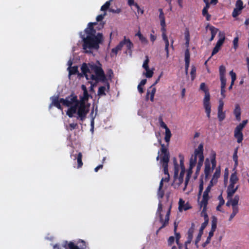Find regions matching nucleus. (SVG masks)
Listing matches in <instances>:
<instances>
[{"mask_svg":"<svg viewBox=\"0 0 249 249\" xmlns=\"http://www.w3.org/2000/svg\"><path fill=\"white\" fill-rule=\"evenodd\" d=\"M135 36L138 37L139 40L143 45L147 44L148 40L147 38L141 34L140 30L135 34Z\"/></svg>","mask_w":249,"mask_h":249,"instance_id":"18","label":"nucleus"},{"mask_svg":"<svg viewBox=\"0 0 249 249\" xmlns=\"http://www.w3.org/2000/svg\"><path fill=\"white\" fill-rule=\"evenodd\" d=\"M161 152L164 154V155H165L166 154H169V152L167 151V149L164 147V145L163 144H161Z\"/></svg>","mask_w":249,"mask_h":249,"instance_id":"54","label":"nucleus"},{"mask_svg":"<svg viewBox=\"0 0 249 249\" xmlns=\"http://www.w3.org/2000/svg\"><path fill=\"white\" fill-rule=\"evenodd\" d=\"M234 137L237 139V142L238 143L242 142L243 135L241 131L234 130Z\"/></svg>","mask_w":249,"mask_h":249,"instance_id":"24","label":"nucleus"},{"mask_svg":"<svg viewBox=\"0 0 249 249\" xmlns=\"http://www.w3.org/2000/svg\"><path fill=\"white\" fill-rule=\"evenodd\" d=\"M218 199L219 200L220 204L223 205L224 204L225 201L223 199L221 194L218 196Z\"/></svg>","mask_w":249,"mask_h":249,"instance_id":"64","label":"nucleus"},{"mask_svg":"<svg viewBox=\"0 0 249 249\" xmlns=\"http://www.w3.org/2000/svg\"><path fill=\"white\" fill-rule=\"evenodd\" d=\"M230 74L231 77V85L234 84V82L236 80V74L232 71L230 72Z\"/></svg>","mask_w":249,"mask_h":249,"instance_id":"49","label":"nucleus"},{"mask_svg":"<svg viewBox=\"0 0 249 249\" xmlns=\"http://www.w3.org/2000/svg\"><path fill=\"white\" fill-rule=\"evenodd\" d=\"M202 15L206 17V20L209 21L211 19V16L208 13V9L203 8L202 10Z\"/></svg>","mask_w":249,"mask_h":249,"instance_id":"31","label":"nucleus"},{"mask_svg":"<svg viewBox=\"0 0 249 249\" xmlns=\"http://www.w3.org/2000/svg\"><path fill=\"white\" fill-rule=\"evenodd\" d=\"M133 43L129 38H126L125 36L124 37L123 40L120 41L119 44L116 47H132Z\"/></svg>","mask_w":249,"mask_h":249,"instance_id":"15","label":"nucleus"},{"mask_svg":"<svg viewBox=\"0 0 249 249\" xmlns=\"http://www.w3.org/2000/svg\"><path fill=\"white\" fill-rule=\"evenodd\" d=\"M235 7L239 10H242L244 8L243 2L242 0H237L235 3Z\"/></svg>","mask_w":249,"mask_h":249,"instance_id":"35","label":"nucleus"},{"mask_svg":"<svg viewBox=\"0 0 249 249\" xmlns=\"http://www.w3.org/2000/svg\"><path fill=\"white\" fill-rule=\"evenodd\" d=\"M97 23L89 22L84 32L80 33V36L83 42L82 47H99L102 45L104 37L102 33H96L94 25Z\"/></svg>","mask_w":249,"mask_h":249,"instance_id":"1","label":"nucleus"},{"mask_svg":"<svg viewBox=\"0 0 249 249\" xmlns=\"http://www.w3.org/2000/svg\"><path fill=\"white\" fill-rule=\"evenodd\" d=\"M149 59L147 56H146V59L144 61L142 65V67L145 69V72L143 73V74L145 75L147 78H151L153 76L154 73V69L151 70L149 69L148 66Z\"/></svg>","mask_w":249,"mask_h":249,"instance_id":"8","label":"nucleus"},{"mask_svg":"<svg viewBox=\"0 0 249 249\" xmlns=\"http://www.w3.org/2000/svg\"><path fill=\"white\" fill-rule=\"evenodd\" d=\"M227 198L228 199L231 200V205L232 206V208L237 207L236 206L238 205V201L239 200V196L236 195L233 198H232V196Z\"/></svg>","mask_w":249,"mask_h":249,"instance_id":"22","label":"nucleus"},{"mask_svg":"<svg viewBox=\"0 0 249 249\" xmlns=\"http://www.w3.org/2000/svg\"><path fill=\"white\" fill-rule=\"evenodd\" d=\"M105 90H106V87L104 86H101L99 88L98 91V95L99 96H102V95H105Z\"/></svg>","mask_w":249,"mask_h":249,"instance_id":"43","label":"nucleus"},{"mask_svg":"<svg viewBox=\"0 0 249 249\" xmlns=\"http://www.w3.org/2000/svg\"><path fill=\"white\" fill-rule=\"evenodd\" d=\"M194 167H191V165H189V168L187 171V177H189L190 178L192 174V169Z\"/></svg>","mask_w":249,"mask_h":249,"instance_id":"58","label":"nucleus"},{"mask_svg":"<svg viewBox=\"0 0 249 249\" xmlns=\"http://www.w3.org/2000/svg\"><path fill=\"white\" fill-rule=\"evenodd\" d=\"M112 0H109L106 2V3L102 6L101 8V10L102 11H107L110 5V1Z\"/></svg>","mask_w":249,"mask_h":249,"instance_id":"33","label":"nucleus"},{"mask_svg":"<svg viewBox=\"0 0 249 249\" xmlns=\"http://www.w3.org/2000/svg\"><path fill=\"white\" fill-rule=\"evenodd\" d=\"M203 207V210L201 213V214L202 216H203L204 217L205 220H207V221H209V218H208V215L207 214V213H206L207 206H206L205 207L204 205H203L201 207Z\"/></svg>","mask_w":249,"mask_h":249,"instance_id":"37","label":"nucleus"},{"mask_svg":"<svg viewBox=\"0 0 249 249\" xmlns=\"http://www.w3.org/2000/svg\"><path fill=\"white\" fill-rule=\"evenodd\" d=\"M221 80V88H225L226 84V79L225 77H220Z\"/></svg>","mask_w":249,"mask_h":249,"instance_id":"50","label":"nucleus"},{"mask_svg":"<svg viewBox=\"0 0 249 249\" xmlns=\"http://www.w3.org/2000/svg\"><path fill=\"white\" fill-rule=\"evenodd\" d=\"M225 114L223 110H218V118L220 121L223 120L225 119Z\"/></svg>","mask_w":249,"mask_h":249,"instance_id":"42","label":"nucleus"},{"mask_svg":"<svg viewBox=\"0 0 249 249\" xmlns=\"http://www.w3.org/2000/svg\"><path fill=\"white\" fill-rule=\"evenodd\" d=\"M209 29L210 31H211V37L210 39V41H212L214 37H215L216 34L217 32V29L215 28L213 26H210L209 25H208L206 27V29Z\"/></svg>","mask_w":249,"mask_h":249,"instance_id":"17","label":"nucleus"},{"mask_svg":"<svg viewBox=\"0 0 249 249\" xmlns=\"http://www.w3.org/2000/svg\"><path fill=\"white\" fill-rule=\"evenodd\" d=\"M79 102L77 99L76 96L73 94L66 98L65 100L63 99V105L70 107L66 112L67 115L70 117H72L73 115L76 113L77 106L79 104Z\"/></svg>","mask_w":249,"mask_h":249,"instance_id":"3","label":"nucleus"},{"mask_svg":"<svg viewBox=\"0 0 249 249\" xmlns=\"http://www.w3.org/2000/svg\"><path fill=\"white\" fill-rule=\"evenodd\" d=\"M184 39L185 41V45L186 47H189L190 36V32L189 29L186 28L184 31Z\"/></svg>","mask_w":249,"mask_h":249,"instance_id":"20","label":"nucleus"},{"mask_svg":"<svg viewBox=\"0 0 249 249\" xmlns=\"http://www.w3.org/2000/svg\"><path fill=\"white\" fill-rule=\"evenodd\" d=\"M106 14H104V15H99L98 16H97L96 17V20L97 21H101L104 18V16H105Z\"/></svg>","mask_w":249,"mask_h":249,"instance_id":"57","label":"nucleus"},{"mask_svg":"<svg viewBox=\"0 0 249 249\" xmlns=\"http://www.w3.org/2000/svg\"><path fill=\"white\" fill-rule=\"evenodd\" d=\"M241 10H239L238 8L235 7L233 9V11L232 13V16L233 18H236V17H237L238 15H239L241 14Z\"/></svg>","mask_w":249,"mask_h":249,"instance_id":"44","label":"nucleus"},{"mask_svg":"<svg viewBox=\"0 0 249 249\" xmlns=\"http://www.w3.org/2000/svg\"><path fill=\"white\" fill-rule=\"evenodd\" d=\"M194 230H195V224H194V223H192L191 225V227L190 228V229L189 230V231H188V240L185 242L186 245L190 244L191 242L193 237V233L194 232Z\"/></svg>","mask_w":249,"mask_h":249,"instance_id":"14","label":"nucleus"},{"mask_svg":"<svg viewBox=\"0 0 249 249\" xmlns=\"http://www.w3.org/2000/svg\"><path fill=\"white\" fill-rule=\"evenodd\" d=\"M121 48H113L111 49V52L110 53V55L111 57H113L115 56L117 52L120 50Z\"/></svg>","mask_w":249,"mask_h":249,"instance_id":"46","label":"nucleus"},{"mask_svg":"<svg viewBox=\"0 0 249 249\" xmlns=\"http://www.w3.org/2000/svg\"><path fill=\"white\" fill-rule=\"evenodd\" d=\"M220 48H214L213 52H212V55L211 56H213V55H214L215 54H216V53H217L219 50H220ZM212 56H211L209 58L210 59V58Z\"/></svg>","mask_w":249,"mask_h":249,"instance_id":"60","label":"nucleus"},{"mask_svg":"<svg viewBox=\"0 0 249 249\" xmlns=\"http://www.w3.org/2000/svg\"><path fill=\"white\" fill-rule=\"evenodd\" d=\"M243 126L242 125V124H240L239 125H238L234 130H236V131H241L242 132V130L243 129Z\"/></svg>","mask_w":249,"mask_h":249,"instance_id":"62","label":"nucleus"},{"mask_svg":"<svg viewBox=\"0 0 249 249\" xmlns=\"http://www.w3.org/2000/svg\"><path fill=\"white\" fill-rule=\"evenodd\" d=\"M196 73V67L194 66H192L190 74L191 75V79L192 81H193L194 80V79L195 78Z\"/></svg>","mask_w":249,"mask_h":249,"instance_id":"39","label":"nucleus"},{"mask_svg":"<svg viewBox=\"0 0 249 249\" xmlns=\"http://www.w3.org/2000/svg\"><path fill=\"white\" fill-rule=\"evenodd\" d=\"M200 89L203 90L205 92V97L203 100V105L205 108L207 117L210 118L211 113V105L210 103V95L204 83H202L200 86Z\"/></svg>","mask_w":249,"mask_h":249,"instance_id":"4","label":"nucleus"},{"mask_svg":"<svg viewBox=\"0 0 249 249\" xmlns=\"http://www.w3.org/2000/svg\"><path fill=\"white\" fill-rule=\"evenodd\" d=\"M211 163L212 164V167L211 169L213 171L216 166V161H215V158H213L212 159Z\"/></svg>","mask_w":249,"mask_h":249,"instance_id":"59","label":"nucleus"},{"mask_svg":"<svg viewBox=\"0 0 249 249\" xmlns=\"http://www.w3.org/2000/svg\"><path fill=\"white\" fill-rule=\"evenodd\" d=\"M169 220V217L165 216V218L164 221L163 220V222L162 223V225L160 228L159 230L157 231V232H158V231L159 230H160V229H161L162 228L164 227L166 225L168 224Z\"/></svg>","mask_w":249,"mask_h":249,"instance_id":"47","label":"nucleus"},{"mask_svg":"<svg viewBox=\"0 0 249 249\" xmlns=\"http://www.w3.org/2000/svg\"><path fill=\"white\" fill-rule=\"evenodd\" d=\"M68 246L70 249H80L77 246L75 245L73 243L70 242L68 244Z\"/></svg>","mask_w":249,"mask_h":249,"instance_id":"55","label":"nucleus"},{"mask_svg":"<svg viewBox=\"0 0 249 249\" xmlns=\"http://www.w3.org/2000/svg\"><path fill=\"white\" fill-rule=\"evenodd\" d=\"M190 53L188 49L184 51V60L185 64H190Z\"/></svg>","mask_w":249,"mask_h":249,"instance_id":"25","label":"nucleus"},{"mask_svg":"<svg viewBox=\"0 0 249 249\" xmlns=\"http://www.w3.org/2000/svg\"><path fill=\"white\" fill-rule=\"evenodd\" d=\"M238 180V178L236 175V172L232 173L230 178V184H235Z\"/></svg>","mask_w":249,"mask_h":249,"instance_id":"27","label":"nucleus"},{"mask_svg":"<svg viewBox=\"0 0 249 249\" xmlns=\"http://www.w3.org/2000/svg\"><path fill=\"white\" fill-rule=\"evenodd\" d=\"M238 186L234 187V184H230L227 189V197L232 196L238 189Z\"/></svg>","mask_w":249,"mask_h":249,"instance_id":"13","label":"nucleus"},{"mask_svg":"<svg viewBox=\"0 0 249 249\" xmlns=\"http://www.w3.org/2000/svg\"><path fill=\"white\" fill-rule=\"evenodd\" d=\"M190 208L188 206L187 204H185V202L182 199H180L179 201V207L178 209L180 212H181L182 210H187Z\"/></svg>","mask_w":249,"mask_h":249,"instance_id":"23","label":"nucleus"},{"mask_svg":"<svg viewBox=\"0 0 249 249\" xmlns=\"http://www.w3.org/2000/svg\"><path fill=\"white\" fill-rule=\"evenodd\" d=\"M216 222H217V219H216V217H215L214 216H213L212 218V220L211 230L209 232V236L207 237V238H208L209 239L211 240V238L213 235V233L216 228Z\"/></svg>","mask_w":249,"mask_h":249,"instance_id":"12","label":"nucleus"},{"mask_svg":"<svg viewBox=\"0 0 249 249\" xmlns=\"http://www.w3.org/2000/svg\"><path fill=\"white\" fill-rule=\"evenodd\" d=\"M202 234H203V233L199 232V233L196 237V238L195 240V245H196V246L197 248H198V243L200 240Z\"/></svg>","mask_w":249,"mask_h":249,"instance_id":"48","label":"nucleus"},{"mask_svg":"<svg viewBox=\"0 0 249 249\" xmlns=\"http://www.w3.org/2000/svg\"><path fill=\"white\" fill-rule=\"evenodd\" d=\"M226 71V68L223 65H221L219 67V74L220 77H225V73Z\"/></svg>","mask_w":249,"mask_h":249,"instance_id":"38","label":"nucleus"},{"mask_svg":"<svg viewBox=\"0 0 249 249\" xmlns=\"http://www.w3.org/2000/svg\"><path fill=\"white\" fill-rule=\"evenodd\" d=\"M234 114L235 115V117L238 121L241 120V109L238 104L235 105V107L234 110Z\"/></svg>","mask_w":249,"mask_h":249,"instance_id":"21","label":"nucleus"},{"mask_svg":"<svg viewBox=\"0 0 249 249\" xmlns=\"http://www.w3.org/2000/svg\"><path fill=\"white\" fill-rule=\"evenodd\" d=\"M208 223V221L205 220V221L202 224L201 228L199 230V232L203 233V230L205 228Z\"/></svg>","mask_w":249,"mask_h":249,"instance_id":"52","label":"nucleus"},{"mask_svg":"<svg viewBox=\"0 0 249 249\" xmlns=\"http://www.w3.org/2000/svg\"><path fill=\"white\" fill-rule=\"evenodd\" d=\"M238 37H236L234 38L233 41V47H237L238 46Z\"/></svg>","mask_w":249,"mask_h":249,"instance_id":"63","label":"nucleus"},{"mask_svg":"<svg viewBox=\"0 0 249 249\" xmlns=\"http://www.w3.org/2000/svg\"><path fill=\"white\" fill-rule=\"evenodd\" d=\"M225 40L224 35H222L217 41L215 47H221Z\"/></svg>","mask_w":249,"mask_h":249,"instance_id":"34","label":"nucleus"},{"mask_svg":"<svg viewBox=\"0 0 249 249\" xmlns=\"http://www.w3.org/2000/svg\"><path fill=\"white\" fill-rule=\"evenodd\" d=\"M68 70L69 71V77L71 74H75L78 72V67L77 66H73L71 67H68Z\"/></svg>","mask_w":249,"mask_h":249,"instance_id":"26","label":"nucleus"},{"mask_svg":"<svg viewBox=\"0 0 249 249\" xmlns=\"http://www.w3.org/2000/svg\"><path fill=\"white\" fill-rule=\"evenodd\" d=\"M82 157V155L81 153H79L77 157L78 167H80L83 165Z\"/></svg>","mask_w":249,"mask_h":249,"instance_id":"45","label":"nucleus"},{"mask_svg":"<svg viewBox=\"0 0 249 249\" xmlns=\"http://www.w3.org/2000/svg\"><path fill=\"white\" fill-rule=\"evenodd\" d=\"M203 144L201 143L199 145L198 147L195 150L194 154H193L190 159L189 165H191V167H195L196 164L197 158H198V162L200 161V158L202 159V162L204 161V156H203Z\"/></svg>","mask_w":249,"mask_h":249,"instance_id":"5","label":"nucleus"},{"mask_svg":"<svg viewBox=\"0 0 249 249\" xmlns=\"http://www.w3.org/2000/svg\"><path fill=\"white\" fill-rule=\"evenodd\" d=\"M164 140L166 142H169L171 137L172 134L169 129L165 130Z\"/></svg>","mask_w":249,"mask_h":249,"instance_id":"30","label":"nucleus"},{"mask_svg":"<svg viewBox=\"0 0 249 249\" xmlns=\"http://www.w3.org/2000/svg\"><path fill=\"white\" fill-rule=\"evenodd\" d=\"M158 196L160 198H162L164 196V191L161 189L159 188Z\"/></svg>","mask_w":249,"mask_h":249,"instance_id":"61","label":"nucleus"},{"mask_svg":"<svg viewBox=\"0 0 249 249\" xmlns=\"http://www.w3.org/2000/svg\"><path fill=\"white\" fill-rule=\"evenodd\" d=\"M81 89L83 90V96L81 98L80 102L85 103L89 99V95L88 94L86 87L84 85L81 86Z\"/></svg>","mask_w":249,"mask_h":249,"instance_id":"16","label":"nucleus"},{"mask_svg":"<svg viewBox=\"0 0 249 249\" xmlns=\"http://www.w3.org/2000/svg\"><path fill=\"white\" fill-rule=\"evenodd\" d=\"M202 158H200V161L197 162V168H196V172H199L200 168L203 165V162H202Z\"/></svg>","mask_w":249,"mask_h":249,"instance_id":"51","label":"nucleus"},{"mask_svg":"<svg viewBox=\"0 0 249 249\" xmlns=\"http://www.w3.org/2000/svg\"><path fill=\"white\" fill-rule=\"evenodd\" d=\"M159 11L160 12L159 18L160 19V25L161 26V31L162 32V39L165 43V47H169V41L168 40V37L165 34L166 23H165V19L164 15L163 10L161 8H160L159 9Z\"/></svg>","mask_w":249,"mask_h":249,"instance_id":"6","label":"nucleus"},{"mask_svg":"<svg viewBox=\"0 0 249 249\" xmlns=\"http://www.w3.org/2000/svg\"><path fill=\"white\" fill-rule=\"evenodd\" d=\"M170 155L166 154L163 155L161 158V161L162 162V167L163 169L168 168V163L169 161Z\"/></svg>","mask_w":249,"mask_h":249,"instance_id":"19","label":"nucleus"},{"mask_svg":"<svg viewBox=\"0 0 249 249\" xmlns=\"http://www.w3.org/2000/svg\"><path fill=\"white\" fill-rule=\"evenodd\" d=\"M238 207L232 208V213L230 216L229 221H231L232 220V219L235 216V215L236 214V213H238Z\"/></svg>","mask_w":249,"mask_h":249,"instance_id":"40","label":"nucleus"},{"mask_svg":"<svg viewBox=\"0 0 249 249\" xmlns=\"http://www.w3.org/2000/svg\"><path fill=\"white\" fill-rule=\"evenodd\" d=\"M89 111V106H87L85 103L79 102V104L77 106L76 113L77 114V119L83 121L86 117L87 113Z\"/></svg>","mask_w":249,"mask_h":249,"instance_id":"7","label":"nucleus"},{"mask_svg":"<svg viewBox=\"0 0 249 249\" xmlns=\"http://www.w3.org/2000/svg\"><path fill=\"white\" fill-rule=\"evenodd\" d=\"M160 126L164 128L165 130L169 129L166 124L163 122L161 119L160 120Z\"/></svg>","mask_w":249,"mask_h":249,"instance_id":"56","label":"nucleus"},{"mask_svg":"<svg viewBox=\"0 0 249 249\" xmlns=\"http://www.w3.org/2000/svg\"><path fill=\"white\" fill-rule=\"evenodd\" d=\"M223 106H224V103L222 101V99H220L219 100V106L218 107V110H223Z\"/></svg>","mask_w":249,"mask_h":249,"instance_id":"53","label":"nucleus"},{"mask_svg":"<svg viewBox=\"0 0 249 249\" xmlns=\"http://www.w3.org/2000/svg\"><path fill=\"white\" fill-rule=\"evenodd\" d=\"M211 187L210 186H208L206 188V190L204 191L203 195V198L201 201L200 203V206L202 207L203 205H204L205 207L207 206L208 203V201L209 200V193L211 191Z\"/></svg>","mask_w":249,"mask_h":249,"instance_id":"9","label":"nucleus"},{"mask_svg":"<svg viewBox=\"0 0 249 249\" xmlns=\"http://www.w3.org/2000/svg\"><path fill=\"white\" fill-rule=\"evenodd\" d=\"M155 92H156V89L155 88L152 89L151 92H150L148 90L147 92V94H146V100H147L148 99V95L149 94H150V100L151 101H154V95L155 94Z\"/></svg>","mask_w":249,"mask_h":249,"instance_id":"28","label":"nucleus"},{"mask_svg":"<svg viewBox=\"0 0 249 249\" xmlns=\"http://www.w3.org/2000/svg\"><path fill=\"white\" fill-rule=\"evenodd\" d=\"M237 150L238 148H236L234 152L233 155V160L235 162L234 167L235 168L238 165V156H237Z\"/></svg>","mask_w":249,"mask_h":249,"instance_id":"32","label":"nucleus"},{"mask_svg":"<svg viewBox=\"0 0 249 249\" xmlns=\"http://www.w3.org/2000/svg\"><path fill=\"white\" fill-rule=\"evenodd\" d=\"M174 178H176L178 176V173L179 171L178 165L177 163L176 158L174 159Z\"/></svg>","mask_w":249,"mask_h":249,"instance_id":"29","label":"nucleus"},{"mask_svg":"<svg viewBox=\"0 0 249 249\" xmlns=\"http://www.w3.org/2000/svg\"><path fill=\"white\" fill-rule=\"evenodd\" d=\"M127 3L130 6L134 5L137 8V11H139V9H140L139 5L137 3H135L134 0H128Z\"/></svg>","mask_w":249,"mask_h":249,"instance_id":"41","label":"nucleus"},{"mask_svg":"<svg viewBox=\"0 0 249 249\" xmlns=\"http://www.w3.org/2000/svg\"><path fill=\"white\" fill-rule=\"evenodd\" d=\"M81 69L86 79L92 80L89 81L91 84L89 89L91 92H94V87L99 81H104L106 79L102 69L94 64H89L87 65L86 63H83Z\"/></svg>","mask_w":249,"mask_h":249,"instance_id":"2","label":"nucleus"},{"mask_svg":"<svg viewBox=\"0 0 249 249\" xmlns=\"http://www.w3.org/2000/svg\"><path fill=\"white\" fill-rule=\"evenodd\" d=\"M51 100L52 101V103L50 105L49 107L51 108L52 106H55L59 109H61V107L60 103L62 102V99H60L59 100L58 99V96H53L51 98Z\"/></svg>","mask_w":249,"mask_h":249,"instance_id":"10","label":"nucleus"},{"mask_svg":"<svg viewBox=\"0 0 249 249\" xmlns=\"http://www.w3.org/2000/svg\"><path fill=\"white\" fill-rule=\"evenodd\" d=\"M212 170L211 168V162L209 159H206L205 162L204 173L205 178H207L210 175Z\"/></svg>","mask_w":249,"mask_h":249,"instance_id":"11","label":"nucleus"},{"mask_svg":"<svg viewBox=\"0 0 249 249\" xmlns=\"http://www.w3.org/2000/svg\"><path fill=\"white\" fill-rule=\"evenodd\" d=\"M220 169L219 168H217L216 169L215 172L213 175V178L212 179L214 180L217 181V179L220 177Z\"/></svg>","mask_w":249,"mask_h":249,"instance_id":"36","label":"nucleus"}]
</instances>
